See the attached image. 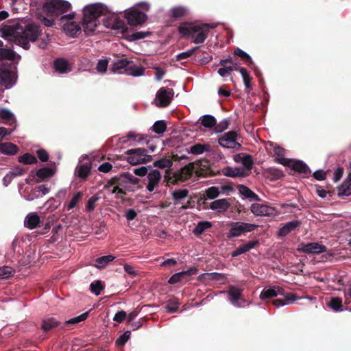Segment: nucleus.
<instances>
[{"instance_id": "5", "label": "nucleus", "mask_w": 351, "mask_h": 351, "mask_svg": "<svg viewBox=\"0 0 351 351\" xmlns=\"http://www.w3.org/2000/svg\"><path fill=\"white\" fill-rule=\"evenodd\" d=\"M125 154L128 162L132 165L147 163L152 160V156L147 154L145 148L130 149L125 152Z\"/></svg>"}, {"instance_id": "48", "label": "nucleus", "mask_w": 351, "mask_h": 351, "mask_svg": "<svg viewBox=\"0 0 351 351\" xmlns=\"http://www.w3.org/2000/svg\"><path fill=\"white\" fill-rule=\"evenodd\" d=\"M0 119L3 122H10V124L15 122L13 114L9 110L5 108L0 110Z\"/></svg>"}, {"instance_id": "38", "label": "nucleus", "mask_w": 351, "mask_h": 351, "mask_svg": "<svg viewBox=\"0 0 351 351\" xmlns=\"http://www.w3.org/2000/svg\"><path fill=\"white\" fill-rule=\"evenodd\" d=\"M115 257L112 255H106L99 257L95 260V266L98 269H104L110 263L114 261Z\"/></svg>"}, {"instance_id": "25", "label": "nucleus", "mask_w": 351, "mask_h": 351, "mask_svg": "<svg viewBox=\"0 0 351 351\" xmlns=\"http://www.w3.org/2000/svg\"><path fill=\"white\" fill-rule=\"evenodd\" d=\"M337 191L338 196L341 197L351 195V173L348 174L342 184L337 188Z\"/></svg>"}, {"instance_id": "26", "label": "nucleus", "mask_w": 351, "mask_h": 351, "mask_svg": "<svg viewBox=\"0 0 351 351\" xmlns=\"http://www.w3.org/2000/svg\"><path fill=\"white\" fill-rule=\"evenodd\" d=\"M92 165L90 162H86L77 166L75 174L81 179L85 180L88 178L90 173Z\"/></svg>"}, {"instance_id": "56", "label": "nucleus", "mask_w": 351, "mask_h": 351, "mask_svg": "<svg viewBox=\"0 0 351 351\" xmlns=\"http://www.w3.org/2000/svg\"><path fill=\"white\" fill-rule=\"evenodd\" d=\"M90 291L94 293L96 295H99L101 293L104 287L100 280H97L92 282L90 285Z\"/></svg>"}, {"instance_id": "27", "label": "nucleus", "mask_w": 351, "mask_h": 351, "mask_svg": "<svg viewBox=\"0 0 351 351\" xmlns=\"http://www.w3.org/2000/svg\"><path fill=\"white\" fill-rule=\"evenodd\" d=\"M226 63H232V58H227L220 60L219 64L222 66V67L219 69L217 72L221 77L227 76L230 71L238 70L237 67L235 66H226Z\"/></svg>"}, {"instance_id": "39", "label": "nucleus", "mask_w": 351, "mask_h": 351, "mask_svg": "<svg viewBox=\"0 0 351 351\" xmlns=\"http://www.w3.org/2000/svg\"><path fill=\"white\" fill-rule=\"evenodd\" d=\"M60 322L53 317L47 318L43 321L42 329L45 332H48L52 328L60 326Z\"/></svg>"}, {"instance_id": "62", "label": "nucleus", "mask_w": 351, "mask_h": 351, "mask_svg": "<svg viewBox=\"0 0 351 351\" xmlns=\"http://www.w3.org/2000/svg\"><path fill=\"white\" fill-rule=\"evenodd\" d=\"M112 28L120 30L121 32H125L128 29L126 24L122 20H115L112 25Z\"/></svg>"}, {"instance_id": "1", "label": "nucleus", "mask_w": 351, "mask_h": 351, "mask_svg": "<svg viewBox=\"0 0 351 351\" xmlns=\"http://www.w3.org/2000/svg\"><path fill=\"white\" fill-rule=\"evenodd\" d=\"M208 160H197L196 163L190 162L175 173L172 177L166 176L167 183L176 184L178 182H184L189 179L195 172L199 177H204L208 171Z\"/></svg>"}, {"instance_id": "46", "label": "nucleus", "mask_w": 351, "mask_h": 351, "mask_svg": "<svg viewBox=\"0 0 351 351\" xmlns=\"http://www.w3.org/2000/svg\"><path fill=\"white\" fill-rule=\"evenodd\" d=\"M88 314H89V311H87L86 313L81 314L79 316L73 317V318L64 322L62 328L67 327L70 324L74 325V324H77L81 322L84 321L85 319H87Z\"/></svg>"}, {"instance_id": "32", "label": "nucleus", "mask_w": 351, "mask_h": 351, "mask_svg": "<svg viewBox=\"0 0 351 351\" xmlns=\"http://www.w3.org/2000/svg\"><path fill=\"white\" fill-rule=\"evenodd\" d=\"M283 295L285 296V299H276L272 301V304L276 307H279L294 302L299 298V297L295 293H286L285 292V295Z\"/></svg>"}, {"instance_id": "29", "label": "nucleus", "mask_w": 351, "mask_h": 351, "mask_svg": "<svg viewBox=\"0 0 351 351\" xmlns=\"http://www.w3.org/2000/svg\"><path fill=\"white\" fill-rule=\"evenodd\" d=\"M290 167L291 169L300 173L308 176L311 173L309 167L301 160L291 161Z\"/></svg>"}, {"instance_id": "59", "label": "nucleus", "mask_w": 351, "mask_h": 351, "mask_svg": "<svg viewBox=\"0 0 351 351\" xmlns=\"http://www.w3.org/2000/svg\"><path fill=\"white\" fill-rule=\"evenodd\" d=\"M13 270L8 266L0 267V278L6 279L12 276Z\"/></svg>"}, {"instance_id": "41", "label": "nucleus", "mask_w": 351, "mask_h": 351, "mask_svg": "<svg viewBox=\"0 0 351 351\" xmlns=\"http://www.w3.org/2000/svg\"><path fill=\"white\" fill-rule=\"evenodd\" d=\"M130 179H131L128 176V173H124L118 176V186L124 188L125 190L134 191V189H130V185H129Z\"/></svg>"}, {"instance_id": "43", "label": "nucleus", "mask_w": 351, "mask_h": 351, "mask_svg": "<svg viewBox=\"0 0 351 351\" xmlns=\"http://www.w3.org/2000/svg\"><path fill=\"white\" fill-rule=\"evenodd\" d=\"M18 161L24 165H34L38 162V159L34 155L29 153H25L19 156Z\"/></svg>"}, {"instance_id": "42", "label": "nucleus", "mask_w": 351, "mask_h": 351, "mask_svg": "<svg viewBox=\"0 0 351 351\" xmlns=\"http://www.w3.org/2000/svg\"><path fill=\"white\" fill-rule=\"evenodd\" d=\"M213 226V223L210 221H199L195 228L193 230V233L195 235L198 236L202 234L204 231L207 229L211 228Z\"/></svg>"}, {"instance_id": "36", "label": "nucleus", "mask_w": 351, "mask_h": 351, "mask_svg": "<svg viewBox=\"0 0 351 351\" xmlns=\"http://www.w3.org/2000/svg\"><path fill=\"white\" fill-rule=\"evenodd\" d=\"M243 77V81L245 87L246 93H250L252 90V86L251 81L252 77L248 73L247 69L244 67H241L238 69Z\"/></svg>"}, {"instance_id": "40", "label": "nucleus", "mask_w": 351, "mask_h": 351, "mask_svg": "<svg viewBox=\"0 0 351 351\" xmlns=\"http://www.w3.org/2000/svg\"><path fill=\"white\" fill-rule=\"evenodd\" d=\"M144 71L145 69L143 67L136 66L135 64H133L132 63H130V64L128 66V68H126L125 73L128 75L137 77L143 75Z\"/></svg>"}, {"instance_id": "37", "label": "nucleus", "mask_w": 351, "mask_h": 351, "mask_svg": "<svg viewBox=\"0 0 351 351\" xmlns=\"http://www.w3.org/2000/svg\"><path fill=\"white\" fill-rule=\"evenodd\" d=\"M328 307L335 312L343 311L342 299L339 297L331 298L327 304Z\"/></svg>"}, {"instance_id": "60", "label": "nucleus", "mask_w": 351, "mask_h": 351, "mask_svg": "<svg viewBox=\"0 0 351 351\" xmlns=\"http://www.w3.org/2000/svg\"><path fill=\"white\" fill-rule=\"evenodd\" d=\"M229 125L230 121L224 119L218 124L216 123V125H215V130L217 133L222 132L229 127Z\"/></svg>"}, {"instance_id": "15", "label": "nucleus", "mask_w": 351, "mask_h": 351, "mask_svg": "<svg viewBox=\"0 0 351 351\" xmlns=\"http://www.w3.org/2000/svg\"><path fill=\"white\" fill-rule=\"evenodd\" d=\"M274 208L271 206L254 203L251 206V211L253 214L257 216H269L274 213Z\"/></svg>"}, {"instance_id": "58", "label": "nucleus", "mask_w": 351, "mask_h": 351, "mask_svg": "<svg viewBox=\"0 0 351 351\" xmlns=\"http://www.w3.org/2000/svg\"><path fill=\"white\" fill-rule=\"evenodd\" d=\"M219 195V191L216 186H211L206 190V195L210 199L216 198Z\"/></svg>"}, {"instance_id": "44", "label": "nucleus", "mask_w": 351, "mask_h": 351, "mask_svg": "<svg viewBox=\"0 0 351 351\" xmlns=\"http://www.w3.org/2000/svg\"><path fill=\"white\" fill-rule=\"evenodd\" d=\"M0 54V60H14L16 58L21 59V56L18 55L12 49L4 48Z\"/></svg>"}, {"instance_id": "63", "label": "nucleus", "mask_w": 351, "mask_h": 351, "mask_svg": "<svg viewBox=\"0 0 351 351\" xmlns=\"http://www.w3.org/2000/svg\"><path fill=\"white\" fill-rule=\"evenodd\" d=\"M36 155L41 162H47L49 158L48 152L44 149H39L36 151Z\"/></svg>"}, {"instance_id": "34", "label": "nucleus", "mask_w": 351, "mask_h": 351, "mask_svg": "<svg viewBox=\"0 0 351 351\" xmlns=\"http://www.w3.org/2000/svg\"><path fill=\"white\" fill-rule=\"evenodd\" d=\"M19 151L18 147L12 143H0V152L7 155H14Z\"/></svg>"}, {"instance_id": "14", "label": "nucleus", "mask_w": 351, "mask_h": 351, "mask_svg": "<svg viewBox=\"0 0 351 351\" xmlns=\"http://www.w3.org/2000/svg\"><path fill=\"white\" fill-rule=\"evenodd\" d=\"M147 178L148 184L146 188L149 192H152L158 186L159 182L161 180V174L158 170L152 169L147 173Z\"/></svg>"}, {"instance_id": "6", "label": "nucleus", "mask_w": 351, "mask_h": 351, "mask_svg": "<svg viewBox=\"0 0 351 351\" xmlns=\"http://www.w3.org/2000/svg\"><path fill=\"white\" fill-rule=\"evenodd\" d=\"M228 226L230 228L227 234L228 239L240 237L243 234L254 231L257 228L255 224L241 221L230 222Z\"/></svg>"}, {"instance_id": "64", "label": "nucleus", "mask_w": 351, "mask_h": 351, "mask_svg": "<svg viewBox=\"0 0 351 351\" xmlns=\"http://www.w3.org/2000/svg\"><path fill=\"white\" fill-rule=\"evenodd\" d=\"M99 197L97 195H93L91 197H90L88 200L87 205H86V209L88 211H93L95 208V204L97 201L99 200Z\"/></svg>"}, {"instance_id": "23", "label": "nucleus", "mask_w": 351, "mask_h": 351, "mask_svg": "<svg viewBox=\"0 0 351 351\" xmlns=\"http://www.w3.org/2000/svg\"><path fill=\"white\" fill-rule=\"evenodd\" d=\"M221 172L223 175L231 178H243L247 176V173H246L245 171L241 167L232 168L230 167H226L222 169Z\"/></svg>"}, {"instance_id": "31", "label": "nucleus", "mask_w": 351, "mask_h": 351, "mask_svg": "<svg viewBox=\"0 0 351 351\" xmlns=\"http://www.w3.org/2000/svg\"><path fill=\"white\" fill-rule=\"evenodd\" d=\"M40 219L36 213H30L25 219V226L29 229H34L39 226Z\"/></svg>"}, {"instance_id": "7", "label": "nucleus", "mask_w": 351, "mask_h": 351, "mask_svg": "<svg viewBox=\"0 0 351 351\" xmlns=\"http://www.w3.org/2000/svg\"><path fill=\"white\" fill-rule=\"evenodd\" d=\"M237 137L236 131H229L218 138V143L224 148L239 149L241 145L237 141Z\"/></svg>"}, {"instance_id": "13", "label": "nucleus", "mask_w": 351, "mask_h": 351, "mask_svg": "<svg viewBox=\"0 0 351 351\" xmlns=\"http://www.w3.org/2000/svg\"><path fill=\"white\" fill-rule=\"evenodd\" d=\"M228 294L230 296V302L237 307H243L244 304H241L240 301L243 304L246 303V300L241 298L242 289L234 286H230L228 291Z\"/></svg>"}, {"instance_id": "35", "label": "nucleus", "mask_w": 351, "mask_h": 351, "mask_svg": "<svg viewBox=\"0 0 351 351\" xmlns=\"http://www.w3.org/2000/svg\"><path fill=\"white\" fill-rule=\"evenodd\" d=\"M98 23H98L97 20L85 19V18H83V19H82V26L84 27V32L87 34L93 33L94 31L95 30Z\"/></svg>"}, {"instance_id": "10", "label": "nucleus", "mask_w": 351, "mask_h": 351, "mask_svg": "<svg viewBox=\"0 0 351 351\" xmlns=\"http://www.w3.org/2000/svg\"><path fill=\"white\" fill-rule=\"evenodd\" d=\"M128 24L132 26H137L143 24L147 19V15L138 10H131L125 16Z\"/></svg>"}, {"instance_id": "51", "label": "nucleus", "mask_w": 351, "mask_h": 351, "mask_svg": "<svg viewBox=\"0 0 351 351\" xmlns=\"http://www.w3.org/2000/svg\"><path fill=\"white\" fill-rule=\"evenodd\" d=\"M188 195L189 191L187 189L176 190L172 193V197L176 201L175 204H178L179 200L186 197Z\"/></svg>"}, {"instance_id": "28", "label": "nucleus", "mask_w": 351, "mask_h": 351, "mask_svg": "<svg viewBox=\"0 0 351 351\" xmlns=\"http://www.w3.org/2000/svg\"><path fill=\"white\" fill-rule=\"evenodd\" d=\"M210 150L211 146L208 143H195L189 147L188 153H191L194 155H199L205 152H209Z\"/></svg>"}, {"instance_id": "22", "label": "nucleus", "mask_w": 351, "mask_h": 351, "mask_svg": "<svg viewBox=\"0 0 351 351\" xmlns=\"http://www.w3.org/2000/svg\"><path fill=\"white\" fill-rule=\"evenodd\" d=\"M230 206L227 199H219L212 202L209 208L211 210H217L218 213H223L226 211Z\"/></svg>"}, {"instance_id": "45", "label": "nucleus", "mask_w": 351, "mask_h": 351, "mask_svg": "<svg viewBox=\"0 0 351 351\" xmlns=\"http://www.w3.org/2000/svg\"><path fill=\"white\" fill-rule=\"evenodd\" d=\"M173 165L171 159L167 158H162L158 160H156L153 163V166L160 169H170Z\"/></svg>"}, {"instance_id": "17", "label": "nucleus", "mask_w": 351, "mask_h": 351, "mask_svg": "<svg viewBox=\"0 0 351 351\" xmlns=\"http://www.w3.org/2000/svg\"><path fill=\"white\" fill-rule=\"evenodd\" d=\"M278 295H285V290L280 287H273L267 289H263L260 295V298L262 300L273 298Z\"/></svg>"}, {"instance_id": "19", "label": "nucleus", "mask_w": 351, "mask_h": 351, "mask_svg": "<svg viewBox=\"0 0 351 351\" xmlns=\"http://www.w3.org/2000/svg\"><path fill=\"white\" fill-rule=\"evenodd\" d=\"M53 68L60 74H65L71 71L69 62L62 58H59L54 60Z\"/></svg>"}, {"instance_id": "9", "label": "nucleus", "mask_w": 351, "mask_h": 351, "mask_svg": "<svg viewBox=\"0 0 351 351\" xmlns=\"http://www.w3.org/2000/svg\"><path fill=\"white\" fill-rule=\"evenodd\" d=\"M174 92L172 88L162 87L160 88L156 95V99L158 101L156 104L157 106L165 108L168 106L173 98Z\"/></svg>"}, {"instance_id": "30", "label": "nucleus", "mask_w": 351, "mask_h": 351, "mask_svg": "<svg viewBox=\"0 0 351 351\" xmlns=\"http://www.w3.org/2000/svg\"><path fill=\"white\" fill-rule=\"evenodd\" d=\"M237 189L241 195H243L247 199L254 201L260 200V197H258V195H256L250 188L243 184L238 185Z\"/></svg>"}, {"instance_id": "8", "label": "nucleus", "mask_w": 351, "mask_h": 351, "mask_svg": "<svg viewBox=\"0 0 351 351\" xmlns=\"http://www.w3.org/2000/svg\"><path fill=\"white\" fill-rule=\"evenodd\" d=\"M16 73L6 68L4 65L0 66V84L6 88H10L16 82Z\"/></svg>"}, {"instance_id": "20", "label": "nucleus", "mask_w": 351, "mask_h": 351, "mask_svg": "<svg viewBox=\"0 0 351 351\" xmlns=\"http://www.w3.org/2000/svg\"><path fill=\"white\" fill-rule=\"evenodd\" d=\"M234 160L237 163H242L245 169L251 170L253 165V160L252 156L245 153H240L234 156Z\"/></svg>"}, {"instance_id": "21", "label": "nucleus", "mask_w": 351, "mask_h": 351, "mask_svg": "<svg viewBox=\"0 0 351 351\" xmlns=\"http://www.w3.org/2000/svg\"><path fill=\"white\" fill-rule=\"evenodd\" d=\"M301 223V221L299 220H294L287 222L279 229L278 234V236L281 237L287 236L289 233L300 227Z\"/></svg>"}, {"instance_id": "16", "label": "nucleus", "mask_w": 351, "mask_h": 351, "mask_svg": "<svg viewBox=\"0 0 351 351\" xmlns=\"http://www.w3.org/2000/svg\"><path fill=\"white\" fill-rule=\"evenodd\" d=\"M56 173V168L45 167L38 169L36 172L35 176L36 182H41L47 180V179L53 177Z\"/></svg>"}, {"instance_id": "47", "label": "nucleus", "mask_w": 351, "mask_h": 351, "mask_svg": "<svg viewBox=\"0 0 351 351\" xmlns=\"http://www.w3.org/2000/svg\"><path fill=\"white\" fill-rule=\"evenodd\" d=\"M201 124L205 128H212L216 125V119L210 114L204 115L200 118Z\"/></svg>"}, {"instance_id": "55", "label": "nucleus", "mask_w": 351, "mask_h": 351, "mask_svg": "<svg viewBox=\"0 0 351 351\" xmlns=\"http://www.w3.org/2000/svg\"><path fill=\"white\" fill-rule=\"evenodd\" d=\"M186 278V277H185V273L180 271L171 276L169 279L168 282L169 284L173 285L184 280Z\"/></svg>"}, {"instance_id": "2", "label": "nucleus", "mask_w": 351, "mask_h": 351, "mask_svg": "<svg viewBox=\"0 0 351 351\" xmlns=\"http://www.w3.org/2000/svg\"><path fill=\"white\" fill-rule=\"evenodd\" d=\"M210 28L208 23L197 21L183 22L179 25L178 30L183 36L193 38V43L201 44L207 38Z\"/></svg>"}, {"instance_id": "54", "label": "nucleus", "mask_w": 351, "mask_h": 351, "mask_svg": "<svg viewBox=\"0 0 351 351\" xmlns=\"http://www.w3.org/2000/svg\"><path fill=\"white\" fill-rule=\"evenodd\" d=\"M131 335L130 330L125 331L123 335H120L116 340V345L119 347L123 346L129 340Z\"/></svg>"}, {"instance_id": "24", "label": "nucleus", "mask_w": 351, "mask_h": 351, "mask_svg": "<svg viewBox=\"0 0 351 351\" xmlns=\"http://www.w3.org/2000/svg\"><path fill=\"white\" fill-rule=\"evenodd\" d=\"M130 63H133L132 61H129L125 58L118 59L114 61L111 64V70L112 72L116 73L119 72L122 73L123 72L125 73L126 68L130 64Z\"/></svg>"}, {"instance_id": "33", "label": "nucleus", "mask_w": 351, "mask_h": 351, "mask_svg": "<svg viewBox=\"0 0 351 351\" xmlns=\"http://www.w3.org/2000/svg\"><path fill=\"white\" fill-rule=\"evenodd\" d=\"M63 28L64 30L71 36H75L81 31L80 25L74 21H67L66 23H64Z\"/></svg>"}, {"instance_id": "50", "label": "nucleus", "mask_w": 351, "mask_h": 351, "mask_svg": "<svg viewBox=\"0 0 351 351\" xmlns=\"http://www.w3.org/2000/svg\"><path fill=\"white\" fill-rule=\"evenodd\" d=\"M234 54L240 57L243 61L247 62L249 66L254 64V62L252 61L251 57L240 48L235 49L234 51Z\"/></svg>"}, {"instance_id": "3", "label": "nucleus", "mask_w": 351, "mask_h": 351, "mask_svg": "<svg viewBox=\"0 0 351 351\" xmlns=\"http://www.w3.org/2000/svg\"><path fill=\"white\" fill-rule=\"evenodd\" d=\"M41 32L40 27L34 23L25 25L22 32V34L15 38V43L24 49L27 50L30 48L29 42H35Z\"/></svg>"}, {"instance_id": "11", "label": "nucleus", "mask_w": 351, "mask_h": 351, "mask_svg": "<svg viewBox=\"0 0 351 351\" xmlns=\"http://www.w3.org/2000/svg\"><path fill=\"white\" fill-rule=\"evenodd\" d=\"M298 251L306 254H320L326 252L327 247L317 242H311L308 243H302L298 248Z\"/></svg>"}, {"instance_id": "57", "label": "nucleus", "mask_w": 351, "mask_h": 351, "mask_svg": "<svg viewBox=\"0 0 351 351\" xmlns=\"http://www.w3.org/2000/svg\"><path fill=\"white\" fill-rule=\"evenodd\" d=\"M149 34H150L149 32H135V33H133V34L129 35L128 39L130 41L137 40L145 38L147 37Z\"/></svg>"}, {"instance_id": "4", "label": "nucleus", "mask_w": 351, "mask_h": 351, "mask_svg": "<svg viewBox=\"0 0 351 351\" xmlns=\"http://www.w3.org/2000/svg\"><path fill=\"white\" fill-rule=\"evenodd\" d=\"M71 3L64 0H51L44 4L43 9L49 16H58L69 11Z\"/></svg>"}, {"instance_id": "52", "label": "nucleus", "mask_w": 351, "mask_h": 351, "mask_svg": "<svg viewBox=\"0 0 351 351\" xmlns=\"http://www.w3.org/2000/svg\"><path fill=\"white\" fill-rule=\"evenodd\" d=\"M199 47H193L186 51H184V52H182V53H178L177 56H176V60L178 61H180V60H184V59H187L189 58H190L191 56H192L194 53L197 50L199 49Z\"/></svg>"}, {"instance_id": "53", "label": "nucleus", "mask_w": 351, "mask_h": 351, "mask_svg": "<svg viewBox=\"0 0 351 351\" xmlns=\"http://www.w3.org/2000/svg\"><path fill=\"white\" fill-rule=\"evenodd\" d=\"M180 303L176 299H170L167 302L166 309L169 313H176L179 307Z\"/></svg>"}, {"instance_id": "49", "label": "nucleus", "mask_w": 351, "mask_h": 351, "mask_svg": "<svg viewBox=\"0 0 351 351\" xmlns=\"http://www.w3.org/2000/svg\"><path fill=\"white\" fill-rule=\"evenodd\" d=\"M167 130V124L165 121H157L152 125V130L158 134H163Z\"/></svg>"}, {"instance_id": "18", "label": "nucleus", "mask_w": 351, "mask_h": 351, "mask_svg": "<svg viewBox=\"0 0 351 351\" xmlns=\"http://www.w3.org/2000/svg\"><path fill=\"white\" fill-rule=\"evenodd\" d=\"M169 12L170 17L173 20H181L189 15V10L185 6L179 5L172 8Z\"/></svg>"}, {"instance_id": "12", "label": "nucleus", "mask_w": 351, "mask_h": 351, "mask_svg": "<svg viewBox=\"0 0 351 351\" xmlns=\"http://www.w3.org/2000/svg\"><path fill=\"white\" fill-rule=\"evenodd\" d=\"M102 13L103 7L101 4H91L84 8L83 18L97 20Z\"/></svg>"}, {"instance_id": "61", "label": "nucleus", "mask_w": 351, "mask_h": 351, "mask_svg": "<svg viewBox=\"0 0 351 351\" xmlns=\"http://www.w3.org/2000/svg\"><path fill=\"white\" fill-rule=\"evenodd\" d=\"M82 196V194L81 192H77V193L74 194V195L73 196L72 199H71L68 204V210L75 208L77 204L81 199Z\"/></svg>"}]
</instances>
